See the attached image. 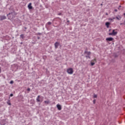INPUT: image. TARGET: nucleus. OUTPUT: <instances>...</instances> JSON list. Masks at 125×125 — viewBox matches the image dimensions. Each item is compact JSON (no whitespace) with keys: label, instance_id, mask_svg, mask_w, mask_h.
Returning a JSON list of instances; mask_svg holds the SVG:
<instances>
[{"label":"nucleus","instance_id":"38","mask_svg":"<svg viewBox=\"0 0 125 125\" xmlns=\"http://www.w3.org/2000/svg\"><path fill=\"white\" fill-rule=\"evenodd\" d=\"M101 5H103V4H101Z\"/></svg>","mask_w":125,"mask_h":125},{"label":"nucleus","instance_id":"19","mask_svg":"<svg viewBox=\"0 0 125 125\" xmlns=\"http://www.w3.org/2000/svg\"><path fill=\"white\" fill-rule=\"evenodd\" d=\"M13 83H14V82H13V81H11L10 82V83H11V84H12Z\"/></svg>","mask_w":125,"mask_h":125},{"label":"nucleus","instance_id":"30","mask_svg":"<svg viewBox=\"0 0 125 125\" xmlns=\"http://www.w3.org/2000/svg\"><path fill=\"white\" fill-rule=\"evenodd\" d=\"M111 21H113V19H110Z\"/></svg>","mask_w":125,"mask_h":125},{"label":"nucleus","instance_id":"9","mask_svg":"<svg viewBox=\"0 0 125 125\" xmlns=\"http://www.w3.org/2000/svg\"><path fill=\"white\" fill-rule=\"evenodd\" d=\"M84 54H87V55H90L91 54V52H88L87 51L85 50L84 52Z\"/></svg>","mask_w":125,"mask_h":125},{"label":"nucleus","instance_id":"3","mask_svg":"<svg viewBox=\"0 0 125 125\" xmlns=\"http://www.w3.org/2000/svg\"><path fill=\"white\" fill-rule=\"evenodd\" d=\"M67 72L68 74H69L70 75H72V74H73V73H74V70H73V68H70L67 69Z\"/></svg>","mask_w":125,"mask_h":125},{"label":"nucleus","instance_id":"12","mask_svg":"<svg viewBox=\"0 0 125 125\" xmlns=\"http://www.w3.org/2000/svg\"><path fill=\"white\" fill-rule=\"evenodd\" d=\"M44 103H45L46 104V105H48V104H49V103H50V101L49 100H47V101H44Z\"/></svg>","mask_w":125,"mask_h":125},{"label":"nucleus","instance_id":"8","mask_svg":"<svg viewBox=\"0 0 125 125\" xmlns=\"http://www.w3.org/2000/svg\"><path fill=\"white\" fill-rule=\"evenodd\" d=\"M57 108H58V110H59V111H61V110H62V106H61V105L59 104L57 105Z\"/></svg>","mask_w":125,"mask_h":125},{"label":"nucleus","instance_id":"36","mask_svg":"<svg viewBox=\"0 0 125 125\" xmlns=\"http://www.w3.org/2000/svg\"><path fill=\"white\" fill-rule=\"evenodd\" d=\"M94 61H96V59H94Z\"/></svg>","mask_w":125,"mask_h":125},{"label":"nucleus","instance_id":"31","mask_svg":"<svg viewBox=\"0 0 125 125\" xmlns=\"http://www.w3.org/2000/svg\"><path fill=\"white\" fill-rule=\"evenodd\" d=\"M105 15H108V14L107 13H105Z\"/></svg>","mask_w":125,"mask_h":125},{"label":"nucleus","instance_id":"15","mask_svg":"<svg viewBox=\"0 0 125 125\" xmlns=\"http://www.w3.org/2000/svg\"><path fill=\"white\" fill-rule=\"evenodd\" d=\"M52 24V23L50 21H48L47 23V25H51Z\"/></svg>","mask_w":125,"mask_h":125},{"label":"nucleus","instance_id":"23","mask_svg":"<svg viewBox=\"0 0 125 125\" xmlns=\"http://www.w3.org/2000/svg\"><path fill=\"white\" fill-rule=\"evenodd\" d=\"M10 96L11 97H12V96H13V94H11L10 95Z\"/></svg>","mask_w":125,"mask_h":125},{"label":"nucleus","instance_id":"33","mask_svg":"<svg viewBox=\"0 0 125 125\" xmlns=\"http://www.w3.org/2000/svg\"><path fill=\"white\" fill-rule=\"evenodd\" d=\"M123 15H124V16H125V13H124V14H123Z\"/></svg>","mask_w":125,"mask_h":125},{"label":"nucleus","instance_id":"18","mask_svg":"<svg viewBox=\"0 0 125 125\" xmlns=\"http://www.w3.org/2000/svg\"><path fill=\"white\" fill-rule=\"evenodd\" d=\"M93 97L94 98H97V95L94 94Z\"/></svg>","mask_w":125,"mask_h":125},{"label":"nucleus","instance_id":"25","mask_svg":"<svg viewBox=\"0 0 125 125\" xmlns=\"http://www.w3.org/2000/svg\"><path fill=\"white\" fill-rule=\"evenodd\" d=\"M58 15H62V13H60L58 14Z\"/></svg>","mask_w":125,"mask_h":125},{"label":"nucleus","instance_id":"14","mask_svg":"<svg viewBox=\"0 0 125 125\" xmlns=\"http://www.w3.org/2000/svg\"><path fill=\"white\" fill-rule=\"evenodd\" d=\"M20 37H21V39H24V34H21V35H20Z\"/></svg>","mask_w":125,"mask_h":125},{"label":"nucleus","instance_id":"34","mask_svg":"<svg viewBox=\"0 0 125 125\" xmlns=\"http://www.w3.org/2000/svg\"><path fill=\"white\" fill-rule=\"evenodd\" d=\"M110 31H111V29H109V32H110Z\"/></svg>","mask_w":125,"mask_h":125},{"label":"nucleus","instance_id":"10","mask_svg":"<svg viewBox=\"0 0 125 125\" xmlns=\"http://www.w3.org/2000/svg\"><path fill=\"white\" fill-rule=\"evenodd\" d=\"M28 7L29 9H33V6H32V3H30L28 5Z\"/></svg>","mask_w":125,"mask_h":125},{"label":"nucleus","instance_id":"2","mask_svg":"<svg viewBox=\"0 0 125 125\" xmlns=\"http://www.w3.org/2000/svg\"><path fill=\"white\" fill-rule=\"evenodd\" d=\"M117 34H118V32L115 31V29H113L112 32L108 33V35L109 36H116Z\"/></svg>","mask_w":125,"mask_h":125},{"label":"nucleus","instance_id":"1","mask_svg":"<svg viewBox=\"0 0 125 125\" xmlns=\"http://www.w3.org/2000/svg\"><path fill=\"white\" fill-rule=\"evenodd\" d=\"M17 15V13L15 12H13L7 14V16L8 17V19H13V18H14Z\"/></svg>","mask_w":125,"mask_h":125},{"label":"nucleus","instance_id":"5","mask_svg":"<svg viewBox=\"0 0 125 125\" xmlns=\"http://www.w3.org/2000/svg\"><path fill=\"white\" fill-rule=\"evenodd\" d=\"M55 45V48L57 49V48H58L59 45H60V42H56L54 44Z\"/></svg>","mask_w":125,"mask_h":125},{"label":"nucleus","instance_id":"21","mask_svg":"<svg viewBox=\"0 0 125 125\" xmlns=\"http://www.w3.org/2000/svg\"><path fill=\"white\" fill-rule=\"evenodd\" d=\"M94 64H95V62H91V66H93L94 65Z\"/></svg>","mask_w":125,"mask_h":125},{"label":"nucleus","instance_id":"13","mask_svg":"<svg viewBox=\"0 0 125 125\" xmlns=\"http://www.w3.org/2000/svg\"><path fill=\"white\" fill-rule=\"evenodd\" d=\"M7 104H8V105H11V103H10V100H8L7 102Z\"/></svg>","mask_w":125,"mask_h":125},{"label":"nucleus","instance_id":"16","mask_svg":"<svg viewBox=\"0 0 125 125\" xmlns=\"http://www.w3.org/2000/svg\"><path fill=\"white\" fill-rule=\"evenodd\" d=\"M85 58L87 59V58H89V59H90V57L88 55L85 56Z\"/></svg>","mask_w":125,"mask_h":125},{"label":"nucleus","instance_id":"7","mask_svg":"<svg viewBox=\"0 0 125 125\" xmlns=\"http://www.w3.org/2000/svg\"><path fill=\"white\" fill-rule=\"evenodd\" d=\"M114 40V38L112 37L107 38L106 39V42H112Z\"/></svg>","mask_w":125,"mask_h":125},{"label":"nucleus","instance_id":"6","mask_svg":"<svg viewBox=\"0 0 125 125\" xmlns=\"http://www.w3.org/2000/svg\"><path fill=\"white\" fill-rule=\"evenodd\" d=\"M6 19V17L5 16H0V20L2 21V20H5Z\"/></svg>","mask_w":125,"mask_h":125},{"label":"nucleus","instance_id":"27","mask_svg":"<svg viewBox=\"0 0 125 125\" xmlns=\"http://www.w3.org/2000/svg\"><path fill=\"white\" fill-rule=\"evenodd\" d=\"M121 7H122V6L120 5V6H119L118 9H120V8H121Z\"/></svg>","mask_w":125,"mask_h":125},{"label":"nucleus","instance_id":"26","mask_svg":"<svg viewBox=\"0 0 125 125\" xmlns=\"http://www.w3.org/2000/svg\"><path fill=\"white\" fill-rule=\"evenodd\" d=\"M93 103H94V104H95V100H93Z\"/></svg>","mask_w":125,"mask_h":125},{"label":"nucleus","instance_id":"32","mask_svg":"<svg viewBox=\"0 0 125 125\" xmlns=\"http://www.w3.org/2000/svg\"><path fill=\"white\" fill-rule=\"evenodd\" d=\"M24 29H25V30L27 29V27H24Z\"/></svg>","mask_w":125,"mask_h":125},{"label":"nucleus","instance_id":"24","mask_svg":"<svg viewBox=\"0 0 125 125\" xmlns=\"http://www.w3.org/2000/svg\"><path fill=\"white\" fill-rule=\"evenodd\" d=\"M114 11H115V12H118V10L117 9H115Z\"/></svg>","mask_w":125,"mask_h":125},{"label":"nucleus","instance_id":"37","mask_svg":"<svg viewBox=\"0 0 125 125\" xmlns=\"http://www.w3.org/2000/svg\"><path fill=\"white\" fill-rule=\"evenodd\" d=\"M115 19V18H113V19Z\"/></svg>","mask_w":125,"mask_h":125},{"label":"nucleus","instance_id":"11","mask_svg":"<svg viewBox=\"0 0 125 125\" xmlns=\"http://www.w3.org/2000/svg\"><path fill=\"white\" fill-rule=\"evenodd\" d=\"M111 23L109 22H105V26H106L107 28H109V26H110Z\"/></svg>","mask_w":125,"mask_h":125},{"label":"nucleus","instance_id":"28","mask_svg":"<svg viewBox=\"0 0 125 125\" xmlns=\"http://www.w3.org/2000/svg\"><path fill=\"white\" fill-rule=\"evenodd\" d=\"M38 38V40H40V39H41V37H38V38Z\"/></svg>","mask_w":125,"mask_h":125},{"label":"nucleus","instance_id":"4","mask_svg":"<svg viewBox=\"0 0 125 125\" xmlns=\"http://www.w3.org/2000/svg\"><path fill=\"white\" fill-rule=\"evenodd\" d=\"M40 96H38L36 99V101L37 102H40L41 103H42V99H43V97H42V99H41V100H40Z\"/></svg>","mask_w":125,"mask_h":125},{"label":"nucleus","instance_id":"22","mask_svg":"<svg viewBox=\"0 0 125 125\" xmlns=\"http://www.w3.org/2000/svg\"><path fill=\"white\" fill-rule=\"evenodd\" d=\"M30 90H31V88H27V91H30Z\"/></svg>","mask_w":125,"mask_h":125},{"label":"nucleus","instance_id":"29","mask_svg":"<svg viewBox=\"0 0 125 125\" xmlns=\"http://www.w3.org/2000/svg\"><path fill=\"white\" fill-rule=\"evenodd\" d=\"M67 23H70V21H67Z\"/></svg>","mask_w":125,"mask_h":125},{"label":"nucleus","instance_id":"17","mask_svg":"<svg viewBox=\"0 0 125 125\" xmlns=\"http://www.w3.org/2000/svg\"><path fill=\"white\" fill-rule=\"evenodd\" d=\"M121 17H120V18L118 17H116V19H117V20H121Z\"/></svg>","mask_w":125,"mask_h":125},{"label":"nucleus","instance_id":"35","mask_svg":"<svg viewBox=\"0 0 125 125\" xmlns=\"http://www.w3.org/2000/svg\"><path fill=\"white\" fill-rule=\"evenodd\" d=\"M123 24H124V23H120L121 25H123Z\"/></svg>","mask_w":125,"mask_h":125},{"label":"nucleus","instance_id":"20","mask_svg":"<svg viewBox=\"0 0 125 125\" xmlns=\"http://www.w3.org/2000/svg\"><path fill=\"white\" fill-rule=\"evenodd\" d=\"M36 35H39V36H41L42 33H36Z\"/></svg>","mask_w":125,"mask_h":125}]
</instances>
